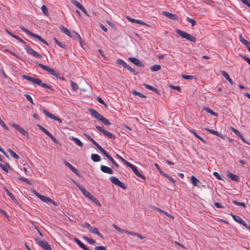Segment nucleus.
Segmentation results:
<instances>
[{"mask_svg": "<svg viewBox=\"0 0 250 250\" xmlns=\"http://www.w3.org/2000/svg\"><path fill=\"white\" fill-rule=\"evenodd\" d=\"M22 77L23 79L29 81L33 83L36 84L42 87L47 88L52 90H54L53 87L51 85H48L45 84V83H43L42 82V81L39 78H35L26 75H23L22 76Z\"/></svg>", "mask_w": 250, "mask_h": 250, "instance_id": "1", "label": "nucleus"}, {"mask_svg": "<svg viewBox=\"0 0 250 250\" xmlns=\"http://www.w3.org/2000/svg\"><path fill=\"white\" fill-rule=\"evenodd\" d=\"M61 30L62 33L66 34L68 37H69L74 40L78 39L80 44L82 45V39L80 37L79 34H78L76 32H75L74 31L69 30L63 26H62Z\"/></svg>", "mask_w": 250, "mask_h": 250, "instance_id": "2", "label": "nucleus"}, {"mask_svg": "<svg viewBox=\"0 0 250 250\" xmlns=\"http://www.w3.org/2000/svg\"><path fill=\"white\" fill-rule=\"evenodd\" d=\"M176 32L182 38L186 39L187 40H188L190 42H196L195 37L188 34L187 32L181 31L179 29H176Z\"/></svg>", "mask_w": 250, "mask_h": 250, "instance_id": "3", "label": "nucleus"}, {"mask_svg": "<svg viewBox=\"0 0 250 250\" xmlns=\"http://www.w3.org/2000/svg\"><path fill=\"white\" fill-rule=\"evenodd\" d=\"M21 29L22 31H23L24 32H25L27 35H30L35 38L37 39L40 41H41V42H42V43H43L46 45H48V43L43 39H42V37L40 36V35L35 34L30 32L29 30H28V29H26L25 28H24L23 27H21Z\"/></svg>", "mask_w": 250, "mask_h": 250, "instance_id": "4", "label": "nucleus"}, {"mask_svg": "<svg viewBox=\"0 0 250 250\" xmlns=\"http://www.w3.org/2000/svg\"><path fill=\"white\" fill-rule=\"evenodd\" d=\"M35 241L37 242V244L44 250H52L50 245L46 241H42L38 238H36Z\"/></svg>", "mask_w": 250, "mask_h": 250, "instance_id": "5", "label": "nucleus"}, {"mask_svg": "<svg viewBox=\"0 0 250 250\" xmlns=\"http://www.w3.org/2000/svg\"><path fill=\"white\" fill-rule=\"evenodd\" d=\"M24 48L25 49L27 53L32 55V56L39 59L42 58V55L40 54L32 49L29 45H25L24 47Z\"/></svg>", "mask_w": 250, "mask_h": 250, "instance_id": "6", "label": "nucleus"}, {"mask_svg": "<svg viewBox=\"0 0 250 250\" xmlns=\"http://www.w3.org/2000/svg\"><path fill=\"white\" fill-rule=\"evenodd\" d=\"M24 48L25 49L27 53L32 55V56L39 59L42 58V55L40 54L32 49L29 45H25L24 47Z\"/></svg>", "mask_w": 250, "mask_h": 250, "instance_id": "7", "label": "nucleus"}, {"mask_svg": "<svg viewBox=\"0 0 250 250\" xmlns=\"http://www.w3.org/2000/svg\"><path fill=\"white\" fill-rule=\"evenodd\" d=\"M38 65L43 70L49 72L52 75L56 77L59 76L58 73H57L53 68H51L48 66L44 65L42 63H39Z\"/></svg>", "mask_w": 250, "mask_h": 250, "instance_id": "8", "label": "nucleus"}, {"mask_svg": "<svg viewBox=\"0 0 250 250\" xmlns=\"http://www.w3.org/2000/svg\"><path fill=\"white\" fill-rule=\"evenodd\" d=\"M10 125L13 127L15 129L18 130L20 133H21L22 135L24 136L28 137L29 134L27 131H25L23 128L21 127L20 125L16 124L15 123H12L10 124Z\"/></svg>", "mask_w": 250, "mask_h": 250, "instance_id": "9", "label": "nucleus"}, {"mask_svg": "<svg viewBox=\"0 0 250 250\" xmlns=\"http://www.w3.org/2000/svg\"><path fill=\"white\" fill-rule=\"evenodd\" d=\"M96 128L103 134L109 138L115 139L116 138L115 136L113 135L112 133L108 131L107 130L104 129L103 127L99 126H96Z\"/></svg>", "mask_w": 250, "mask_h": 250, "instance_id": "10", "label": "nucleus"}, {"mask_svg": "<svg viewBox=\"0 0 250 250\" xmlns=\"http://www.w3.org/2000/svg\"><path fill=\"white\" fill-rule=\"evenodd\" d=\"M37 126L39 127V128L46 135L48 136L56 144H60L59 142L45 128L42 127V125H38Z\"/></svg>", "mask_w": 250, "mask_h": 250, "instance_id": "11", "label": "nucleus"}, {"mask_svg": "<svg viewBox=\"0 0 250 250\" xmlns=\"http://www.w3.org/2000/svg\"><path fill=\"white\" fill-rule=\"evenodd\" d=\"M110 180L113 184L120 187L123 189H126V187L124 183L121 182L118 178L112 176L110 178Z\"/></svg>", "mask_w": 250, "mask_h": 250, "instance_id": "12", "label": "nucleus"}, {"mask_svg": "<svg viewBox=\"0 0 250 250\" xmlns=\"http://www.w3.org/2000/svg\"><path fill=\"white\" fill-rule=\"evenodd\" d=\"M113 227L119 232L121 233H126L127 234L132 235V236H137V233L132 232V231H129L122 229H121L118 226H116L115 224L112 225Z\"/></svg>", "mask_w": 250, "mask_h": 250, "instance_id": "13", "label": "nucleus"}, {"mask_svg": "<svg viewBox=\"0 0 250 250\" xmlns=\"http://www.w3.org/2000/svg\"><path fill=\"white\" fill-rule=\"evenodd\" d=\"M32 192L36 196H37L40 199H41L42 201L44 202H49V201H51V199L45 197L43 195L40 194L36 190H33Z\"/></svg>", "mask_w": 250, "mask_h": 250, "instance_id": "14", "label": "nucleus"}, {"mask_svg": "<svg viewBox=\"0 0 250 250\" xmlns=\"http://www.w3.org/2000/svg\"><path fill=\"white\" fill-rule=\"evenodd\" d=\"M42 112L43 114L46 115V116L48 117L49 118L52 119L53 120H55L56 121H58L59 123H62V120L59 118L54 116L53 114L49 113L47 110L43 109H42Z\"/></svg>", "mask_w": 250, "mask_h": 250, "instance_id": "15", "label": "nucleus"}, {"mask_svg": "<svg viewBox=\"0 0 250 250\" xmlns=\"http://www.w3.org/2000/svg\"><path fill=\"white\" fill-rule=\"evenodd\" d=\"M89 111L91 115L95 119H97L98 121H100V120L103 116L97 111L94 109L90 108L89 109Z\"/></svg>", "mask_w": 250, "mask_h": 250, "instance_id": "16", "label": "nucleus"}, {"mask_svg": "<svg viewBox=\"0 0 250 250\" xmlns=\"http://www.w3.org/2000/svg\"><path fill=\"white\" fill-rule=\"evenodd\" d=\"M75 184L79 188V189L81 191L83 194L87 198H88V197H89L90 195V194H91L83 186L76 183H75Z\"/></svg>", "mask_w": 250, "mask_h": 250, "instance_id": "17", "label": "nucleus"}, {"mask_svg": "<svg viewBox=\"0 0 250 250\" xmlns=\"http://www.w3.org/2000/svg\"><path fill=\"white\" fill-rule=\"evenodd\" d=\"M64 164L67 166L71 170H72L75 174L77 176H80V173L79 171L70 164H69L67 161H63Z\"/></svg>", "mask_w": 250, "mask_h": 250, "instance_id": "18", "label": "nucleus"}, {"mask_svg": "<svg viewBox=\"0 0 250 250\" xmlns=\"http://www.w3.org/2000/svg\"><path fill=\"white\" fill-rule=\"evenodd\" d=\"M100 169L101 171L104 173L112 174L113 173V171L112 169L106 166L101 165L100 167Z\"/></svg>", "mask_w": 250, "mask_h": 250, "instance_id": "19", "label": "nucleus"}, {"mask_svg": "<svg viewBox=\"0 0 250 250\" xmlns=\"http://www.w3.org/2000/svg\"><path fill=\"white\" fill-rule=\"evenodd\" d=\"M129 60L131 62L138 66L141 67L144 65L142 62L137 58L131 57L129 58Z\"/></svg>", "mask_w": 250, "mask_h": 250, "instance_id": "20", "label": "nucleus"}, {"mask_svg": "<svg viewBox=\"0 0 250 250\" xmlns=\"http://www.w3.org/2000/svg\"><path fill=\"white\" fill-rule=\"evenodd\" d=\"M89 232H90L92 233L97 234L99 236H100L101 238H103V236L102 235V234L99 231L98 229L95 227H91L90 229H89Z\"/></svg>", "mask_w": 250, "mask_h": 250, "instance_id": "21", "label": "nucleus"}, {"mask_svg": "<svg viewBox=\"0 0 250 250\" xmlns=\"http://www.w3.org/2000/svg\"><path fill=\"white\" fill-rule=\"evenodd\" d=\"M126 19L128 21H130L132 22L138 23V24H141V25H146V23H145V22H144L142 21H141V20H137V19H134L130 18V17H129L128 16L126 17Z\"/></svg>", "mask_w": 250, "mask_h": 250, "instance_id": "22", "label": "nucleus"}, {"mask_svg": "<svg viewBox=\"0 0 250 250\" xmlns=\"http://www.w3.org/2000/svg\"><path fill=\"white\" fill-rule=\"evenodd\" d=\"M191 182L192 184L196 187H199L201 184V182L197 179L194 176L192 175L190 177Z\"/></svg>", "mask_w": 250, "mask_h": 250, "instance_id": "23", "label": "nucleus"}, {"mask_svg": "<svg viewBox=\"0 0 250 250\" xmlns=\"http://www.w3.org/2000/svg\"><path fill=\"white\" fill-rule=\"evenodd\" d=\"M162 15L171 20H176L177 19V17L175 15L170 13L167 12L163 11L162 12Z\"/></svg>", "mask_w": 250, "mask_h": 250, "instance_id": "24", "label": "nucleus"}, {"mask_svg": "<svg viewBox=\"0 0 250 250\" xmlns=\"http://www.w3.org/2000/svg\"><path fill=\"white\" fill-rule=\"evenodd\" d=\"M205 130H206V131H208V132H209V133H210L212 134H214L217 136H219L221 138H223V136L222 134L221 133H219L218 131H217L216 130H212V129H209L208 128H205Z\"/></svg>", "mask_w": 250, "mask_h": 250, "instance_id": "25", "label": "nucleus"}, {"mask_svg": "<svg viewBox=\"0 0 250 250\" xmlns=\"http://www.w3.org/2000/svg\"><path fill=\"white\" fill-rule=\"evenodd\" d=\"M96 146L97 147V148L105 156L107 157V159H109L111 157L108 153L103 148L99 145V144H97Z\"/></svg>", "mask_w": 250, "mask_h": 250, "instance_id": "26", "label": "nucleus"}, {"mask_svg": "<svg viewBox=\"0 0 250 250\" xmlns=\"http://www.w3.org/2000/svg\"><path fill=\"white\" fill-rule=\"evenodd\" d=\"M75 242L83 250H90L84 245L82 242L77 238L74 239Z\"/></svg>", "mask_w": 250, "mask_h": 250, "instance_id": "27", "label": "nucleus"}, {"mask_svg": "<svg viewBox=\"0 0 250 250\" xmlns=\"http://www.w3.org/2000/svg\"><path fill=\"white\" fill-rule=\"evenodd\" d=\"M143 85L147 89L150 90L157 94H159V90L153 86L146 83L143 84Z\"/></svg>", "mask_w": 250, "mask_h": 250, "instance_id": "28", "label": "nucleus"}, {"mask_svg": "<svg viewBox=\"0 0 250 250\" xmlns=\"http://www.w3.org/2000/svg\"><path fill=\"white\" fill-rule=\"evenodd\" d=\"M221 73L222 75L229 82V83L231 84H233V81L230 78L229 74L225 71H221Z\"/></svg>", "mask_w": 250, "mask_h": 250, "instance_id": "29", "label": "nucleus"}, {"mask_svg": "<svg viewBox=\"0 0 250 250\" xmlns=\"http://www.w3.org/2000/svg\"><path fill=\"white\" fill-rule=\"evenodd\" d=\"M5 190L7 195L11 199V200L15 203H18V200L16 199L14 196L8 190L7 188H5Z\"/></svg>", "mask_w": 250, "mask_h": 250, "instance_id": "30", "label": "nucleus"}, {"mask_svg": "<svg viewBox=\"0 0 250 250\" xmlns=\"http://www.w3.org/2000/svg\"><path fill=\"white\" fill-rule=\"evenodd\" d=\"M70 140L73 141L76 144H77L79 146L82 147L83 146V143L77 138L71 137L70 138Z\"/></svg>", "mask_w": 250, "mask_h": 250, "instance_id": "31", "label": "nucleus"}, {"mask_svg": "<svg viewBox=\"0 0 250 250\" xmlns=\"http://www.w3.org/2000/svg\"><path fill=\"white\" fill-rule=\"evenodd\" d=\"M87 198L90 199L91 201H92L93 203H94L97 205H98L100 207L101 206L100 203L98 200V199L96 198H95L94 196H93L92 194H90V195L89 197H88Z\"/></svg>", "mask_w": 250, "mask_h": 250, "instance_id": "32", "label": "nucleus"}, {"mask_svg": "<svg viewBox=\"0 0 250 250\" xmlns=\"http://www.w3.org/2000/svg\"><path fill=\"white\" fill-rule=\"evenodd\" d=\"M0 167L7 173L8 172L9 169L10 168V166L8 164H0Z\"/></svg>", "mask_w": 250, "mask_h": 250, "instance_id": "33", "label": "nucleus"}, {"mask_svg": "<svg viewBox=\"0 0 250 250\" xmlns=\"http://www.w3.org/2000/svg\"><path fill=\"white\" fill-rule=\"evenodd\" d=\"M91 158L93 161L95 162H98L100 161L101 158L98 154H92L91 155Z\"/></svg>", "mask_w": 250, "mask_h": 250, "instance_id": "34", "label": "nucleus"}, {"mask_svg": "<svg viewBox=\"0 0 250 250\" xmlns=\"http://www.w3.org/2000/svg\"><path fill=\"white\" fill-rule=\"evenodd\" d=\"M228 176L230 179H231L233 181L238 182L239 180V178L238 176L234 175L231 173L229 172L228 173Z\"/></svg>", "mask_w": 250, "mask_h": 250, "instance_id": "35", "label": "nucleus"}, {"mask_svg": "<svg viewBox=\"0 0 250 250\" xmlns=\"http://www.w3.org/2000/svg\"><path fill=\"white\" fill-rule=\"evenodd\" d=\"M161 68L160 65L154 64L150 67V69L152 72H156L159 71Z\"/></svg>", "mask_w": 250, "mask_h": 250, "instance_id": "36", "label": "nucleus"}, {"mask_svg": "<svg viewBox=\"0 0 250 250\" xmlns=\"http://www.w3.org/2000/svg\"><path fill=\"white\" fill-rule=\"evenodd\" d=\"M231 216L233 218V219L238 223L241 224L242 223L243 220L241 219V218L238 216L234 215L232 214H230Z\"/></svg>", "mask_w": 250, "mask_h": 250, "instance_id": "37", "label": "nucleus"}, {"mask_svg": "<svg viewBox=\"0 0 250 250\" xmlns=\"http://www.w3.org/2000/svg\"><path fill=\"white\" fill-rule=\"evenodd\" d=\"M83 135L92 143H93L95 146L98 144V143L93 139H92L88 134L83 133Z\"/></svg>", "mask_w": 250, "mask_h": 250, "instance_id": "38", "label": "nucleus"}, {"mask_svg": "<svg viewBox=\"0 0 250 250\" xmlns=\"http://www.w3.org/2000/svg\"><path fill=\"white\" fill-rule=\"evenodd\" d=\"M204 109L208 113H209L210 114H211V115H212L213 116H218V114L217 113L213 111L210 108H208V107H205L204 108Z\"/></svg>", "mask_w": 250, "mask_h": 250, "instance_id": "39", "label": "nucleus"}, {"mask_svg": "<svg viewBox=\"0 0 250 250\" xmlns=\"http://www.w3.org/2000/svg\"><path fill=\"white\" fill-rule=\"evenodd\" d=\"M239 38L241 42L243 44L246 46L249 45L250 44V42L249 41L246 40L245 39H244L241 35L239 36Z\"/></svg>", "mask_w": 250, "mask_h": 250, "instance_id": "40", "label": "nucleus"}, {"mask_svg": "<svg viewBox=\"0 0 250 250\" xmlns=\"http://www.w3.org/2000/svg\"><path fill=\"white\" fill-rule=\"evenodd\" d=\"M100 122H101L102 123H103L104 125H110L111 123L109 122V121L105 119L104 117L102 116V117L100 120Z\"/></svg>", "mask_w": 250, "mask_h": 250, "instance_id": "41", "label": "nucleus"}, {"mask_svg": "<svg viewBox=\"0 0 250 250\" xmlns=\"http://www.w3.org/2000/svg\"><path fill=\"white\" fill-rule=\"evenodd\" d=\"M8 151L10 153L11 156L16 159H19V156L15 153L11 149H8Z\"/></svg>", "mask_w": 250, "mask_h": 250, "instance_id": "42", "label": "nucleus"}, {"mask_svg": "<svg viewBox=\"0 0 250 250\" xmlns=\"http://www.w3.org/2000/svg\"><path fill=\"white\" fill-rule=\"evenodd\" d=\"M71 1L74 5L80 9H81L83 7L79 2L75 0H72Z\"/></svg>", "mask_w": 250, "mask_h": 250, "instance_id": "43", "label": "nucleus"}, {"mask_svg": "<svg viewBox=\"0 0 250 250\" xmlns=\"http://www.w3.org/2000/svg\"><path fill=\"white\" fill-rule=\"evenodd\" d=\"M70 83L71 87L73 91H76L79 89V86L76 83L73 82L72 81L70 82Z\"/></svg>", "mask_w": 250, "mask_h": 250, "instance_id": "44", "label": "nucleus"}, {"mask_svg": "<svg viewBox=\"0 0 250 250\" xmlns=\"http://www.w3.org/2000/svg\"><path fill=\"white\" fill-rule=\"evenodd\" d=\"M116 63L117 65H123L124 67L126 64V63L125 61H124L122 59H118L116 61Z\"/></svg>", "mask_w": 250, "mask_h": 250, "instance_id": "45", "label": "nucleus"}, {"mask_svg": "<svg viewBox=\"0 0 250 250\" xmlns=\"http://www.w3.org/2000/svg\"><path fill=\"white\" fill-rule=\"evenodd\" d=\"M127 166L131 168L134 173L138 171L137 167L130 163H129Z\"/></svg>", "mask_w": 250, "mask_h": 250, "instance_id": "46", "label": "nucleus"}, {"mask_svg": "<svg viewBox=\"0 0 250 250\" xmlns=\"http://www.w3.org/2000/svg\"><path fill=\"white\" fill-rule=\"evenodd\" d=\"M83 238L85 240H86L90 244H94L96 242L94 239L89 238L86 236H83Z\"/></svg>", "mask_w": 250, "mask_h": 250, "instance_id": "47", "label": "nucleus"}, {"mask_svg": "<svg viewBox=\"0 0 250 250\" xmlns=\"http://www.w3.org/2000/svg\"><path fill=\"white\" fill-rule=\"evenodd\" d=\"M132 94L134 95H138L140 97H143V98L146 97V96L145 95H144V94H143L142 93H141L140 92L137 91L135 90H134L132 91Z\"/></svg>", "mask_w": 250, "mask_h": 250, "instance_id": "48", "label": "nucleus"}, {"mask_svg": "<svg viewBox=\"0 0 250 250\" xmlns=\"http://www.w3.org/2000/svg\"><path fill=\"white\" fill-rule=\"evenodd\" d=\"M186 19L188 21L191 23L192 26H193L196 24V22L194 20L189 17H187Z\"/></svg>", "mask_w": 250, "mask_h": 250, "instance_id": "49", "label": "nucleus"}, {"mask_svg": "<svg viewBox=\"0 0 250 250\" xmlns=\"http://www.w3.org/2000/svg\"><path fill=\"white\" fill-rule=\"evenodd\" d=\"M182 77L186 80H192L194 79V76L192 75H182Z\"/></svg>", "mask_w": 250, "mask_h": 250, "instance_id": "50", "label": "nucleus"}, {"mask_svg": "<svg viewBox=\"0 0 250 250\" xmlns=\"http://www.w3.org/2000/svg\"><path fill=\"white\" fill-rule=\"evenodd\" d=\"M18 179L21 180V181H22L23 182H25L26 183H27V184H31V183L29 181V180L28 179H27V178H24L23 177H21V176H20V177H18Z\"/></svg>", "mask_w": 250, "mask_h": 250, "instance_id": "51", "label": "nucleus"}, {"mask_svg": "<svg viewBox=\"0 0 250 250\" xmlns=\"http://www.w3.org/2000/svg\"><path fill=\"white\" fill-rule=\"evenodd\" d=\"M232 202L235 205L239 206H242L243 207H246L245 203H243V202H237V201H233Z\"/></svg>", "mask_w": 250, "mask_h": 250, "instance_id": "52", "label": "nucleus"}, {"mask_svg": "<svg viewBox=\"0 0 250 250\" xmlns=\"http://www.w3.org/2000/svg\"><path fill=\"white\" fill-rule=\"evenodd\" d=\"M81 226L83 228L87 229L88 230L91 227V225L88 222L84 223L83 224L81 225Z\"/></svg>", "mask_w": 250, "mask_h": 250, "instance_id": "53", "label": "nucleus"}, {"mask_svg": "<svg viewBox=\"0 0 250 250\" xmlns=\"http://www.w3.org/2000/svg\"><path fill=\"white\" fill-rule=\"evenodd\" d=\"M0 125L4 129L6 130H8L9 128L7 126V125L4 123V122L1 120L0 121Z\"/></svg>", "mask_w": 250, "mask_h": 250, "instance_id": "54", "label": "nucleus"}, {"mask_svg": "<svg viewBox=\"0 0 250 250\" xmlns=\"http://www.w3.org/2000/svg\"><path fill=\"white\" fill-rule=\"evenodd\" d=\"M0 213L3 215L6 218H9V215H8L7 212L6 211L4 210L3 209L0 208Z\"/></svg>", "mask_w": 250, "mask_h": 250, "instance_id": "55", "label": "nucleus"}, {"mask_svg": "<svg viewBox=\"0 0 250 250\" xmlns=\"http://www.w3.org/2000/svg\"><path fill=\"white\" fill-rule=\"evenodd\" d=\"M117 157L120 159L126 166L128 165V164L129 163V162L126 161L125 159H124L123 157L120 156L119 155H117Z\"/></svg>", "mask_w": 250, "mask_h": 250, "instance_id": "56", "label": "nucleus"}, {"mask_svg": "<svg viewBox=\"0 0 250 250\" xmlns=\"http://www.w3.org/2000/svg\"><path fill=\"white\" fill-rule=\"evenodd\" d=\"M135 174L138 176V177H140L144 180H145L146 179V177L144 175H143L142 174H141L139 171V170L136 172V173H135Z\"/></svg>", "mask_w": 250, "mask_h": 250, "instance_id": "57", "label": "nucleus"}, {"mask_svg": "<svg viewBox=\"0 0 250 250\" xmlns=\"http://www.w3.org/2000/svg\"><path fill=\"white\" fill-rule=\"evenodd\" d=\"M41 9L42 10V12L45 14L47 15L48 14V10L46 7L45 5H42Z\"/></svg>", "mask_w": 250, "mask_h": 250, "instance_id": "58", "label": "nucleus"}, {"mask_svg": "<svg viewBox=\"0 0 250 250\" xmlns=\"http://www.w3.org/2000/svg\"><path fill=\"white\" fill-rule=\"evenodd\" d=\"M231 130L236 135H237L238 136H240L241 133L237 129H235L233 127H230Z\"/></svg>", "mask_w": 250, "mask_h": 250, "instance_id": "59", "label": "nucleus"}, {"mask_svg": "<svg viewBox=\"0 0 250 250\" xmlns=\"http://www.w3.org/2000/svg\"><path fill=\"white\" fill-rule=\"evenodd\" d=\"M125 68L127 69L128 71L134 73L135 70L132 68L130 66H129L128 64H126V65L124 67Z\"/></svg>", "mask_w": 250, "mask_h": 250, "instance_id": "60", "label": "nucleus"}, {"mask_svg": "<svg viewBox=\"0 0 250 250\" xmlns=\"http://www.w3.org/2000/svg\"><path fill=\"white\" fill-rule=\"evenodd\" d=\"M244 4L248 6L250 8V0H240Z\"/></svg>", "mask_w": 250, "mask_h": 250, "instance_id": "61", "label": "nucleus"}, {"mask_svg": "<svg viewBox=\"0 0 250 250\" xmlns=\"http://www.w3.org/2000/svg\"><path fill=\"white\" fill-rule=\"evenodd\" d=\"M244 4L248 6L250 8V0H240Z\"/></svg>", "mask_w": 250, "mask_h": 250, "instance_id": "62", "label": "nucleus"}, {"mask_svg": "<svg viewBox=\"0 0 250 250\" xmlns=\"http://www.w3.org/2000/svg\"><path fill=\"white\" fill-rule=\"evenodd\" d=\"M244 4L248 6L250 8V0H240Z\"/></svg>", "mask_w": 250, "mask_h": 250, "instance_id": "63", "label": "nucleus"}, {"mask_svg": "<svg viewBox=\"0 0 250 250\" xmlns=\"http://www.w3.org/2000/svg\"><path fill=\"white\" fill-rule=\"evenodd\" d=\"M95 250H106L105 246H97L95 248Z\"/></svg>", "mask_w": 250, "mask_h": 250, "instance_id": "64", "label": "nucleus"}]
</instances>
